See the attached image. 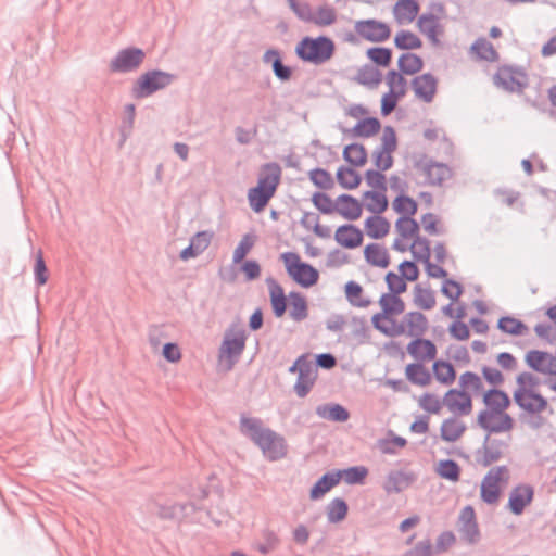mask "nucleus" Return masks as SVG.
Returning a JSON list of instances; mask_svg holds the SVG:
<instances>
[{"label":"nucleus","instance_id":"16","mask_svg":"<svg viewBox=\"0 0 556 556\" xmlns=\"http://www.w3.org/2000/svg\"><path fill=\"white\" fill-rule=\"evenodd\" d=\"M526 364L534 371L556 376V356L540 350H530L525 356Z\"/></svg>","mask_w":556,"mask_h":556},{"label":"nucleus","instance_id":"17","mask_svg":"<svg viewBox=\"0 0 556 556\" xmlns=\"http://www.w3.org/2000/svg\"><path fill=\"white\" fill-rule=\"evenodd\" d=\"M458 532L462 540L476 544L480 540V531L476 520V513L471 506L462 509L458 518Z\"/></svg>","mask_w":556,"mask_h":556},{"label":"nucleus","instance_id":"11","mask_svg":"<svg viewBox=\"0 0 556 556\" xmlns=\"http://www.w3.org/2000/svg\"><path fill=\"white\" fill-rule=\"evenodd\" d=\"M509 480V470L506 466H496L489 470L481 483V498L486 504H495L500 497V482Z\"/></svg>","mask_w":556,"mask_h":556},{"label":"nucleus","instance_id":"36","mask_svg":"<svg viewBox=\"0 0 556 556\" xmlns=\"http://www.w3.org/2000/svg\"><path fill=\"white\" fill-rule=\"evenodd\" d=\"M404 321L408 328L407 334L410 337H421L429 327L427 317L420 312H409L405 315Z\"/></svg>","mask_w":556,"mask_h":556},{"label":"nucleus","instance_id":"38","mask_svg":"<svg viewBox=\"0 0 556 556\" xmlns=\"http://www.w3.org/2000/svg\"><path fill=\"white\" fill-rule=\"evenodd\" d=\"M290 312L289 315L294 321H302L308 316V306L306 299L300 293L292 291L289 294Z\"/></svg>","mask_w":556,"mask_h":556},{"label":"nucleus","instance_id":"54","mask_svg":"<svg viewBox=\"0 0 556 556\" xmlns=\"http://www.w3.org/2000/svg\"><path fill=\"white\" fill-rule=\"evenodd\" d=\"M381 78H382V75L379 72V70H377L376 67H374L371 65H366V66L362 67L356 75V80L361 85H365V86H369V87L378 86L381 81Z\"/></svg>","mask_w":556,"mask_h":556},{"label":"nucleus","instance_id":"31","mask_svg":"<svg viewBox=\"0 0 556 556\" xmlns=\"http://www.w3.org/2000/svg\"><path fill=\"white\" fill-rule=\"evenodd\" d=\"M316 414L318 417L334 421V422H345L350 418L349 410L337 403H327L321 404L316 407Z\"/></svg>","mask_w":556,"mask_h":556},{"label":"nucleus","instance_id":"47","mask_svg":"<svg viewBox=\"0 0 556 556\" xmlns=\"http://www.w3.org/2000/svg\"><path fill=\"white\" fill-rule=\"evenodd\" d=\"M338 184L345 189H355L359 186L362 177L351 167L340 166L337 170Z\"/></svg>","mask_w":556,"mask_h":556},{"label":"nucleus","instance_id":"24","mask_svg":"<svg viewBox=\"0 0 556 556\" xmlns=\"http://www.w3.org/2000/svg\"><path fill=\"white\" fill-rule=\"evenodd\" d=\"M363 212L362 203L351 194H341L337 198V208L334 213L340 214L349 220H356Z\"/></svg>","mask_w":556,"mask_h":556},{"label":"nucleus","instance_id":"60","mask_svg":"<svg viewBox=\"0 0 556 556\" xmlns=\"http://www.w3.org/2000/svg\"><path fill=\"white\" fill-rule=\"evenodd\" d=\"M363 293V288L355 281H349L345 285V295L353 306L367 307L370 304L369 300H357Z\"/></svg>","mask_w":556,"mask_h":556},{"label":"nucleus","instance_id":"48","mask_svg":"<svg viewBox=\"0 0 556 556\" xmlns=\"http://www.w3.org/2000/svg\"><path fill=\"white\" fill-rule=\"evenodd\" d=\"M326 509L328 521L331 523H338L345 519L349 506L344 500L336 497L327 505Z\"/></svg>","mask_w":556,"mask_h":556},{"label":"nucleus","instance_id":"61","mask_svg":"<svg viewBox=\"0 0 556 556\" xmlns=\"http://www.w3.org/2000/svg\"><path fill=\"white\" fill-rule=\"evenodd\" d=\"M386 80L391 92L399 93L403 97L406 94L407 81L402 73L392 70L387 74Z\"/></svg>","mask_w":556,"mask_h":556},{"label":"nucleus","instance_id":"13","mask_svg":"<svg viewBox=\"0 0 556 556\" xmlns=\"http://www.w3.org/2000/svg\"><path fill=\"white\" fill-rule=\"evenodd\" d=\"M148 508L151 513L156 514L159 518L164 520L179 519L197 510V507L192 503L169 504L162 502L160 496L150 501Z\"/></svg>","mask_w":556,"mask_h":556},{"label":"nucleus","instance_id":"2","mask_svg":"<svg viewBox=\"0 0 556 556\" xmlns=\"http://www.w3.org/2000/svg\"><path fill=\"white\" fill-rule=\"evenodd\" d=\"M462 390L451 389L443 399V404L453 413L467 416L472 410V400L468 390L476 394L482 393L484 386L481 378L472 371H466L459 377Z\"/></svg>","mask_w":556,"mask_h":556},{"label":"nucleus","instance_id":"49","mask_svg":"<svg viewBox=\"0 0 556 556\" xmlns=\"http://www.w3.org/2000/svg\"><path fill=\"white\" fill-rule=\"evenodd\" d=\"M381 128L380 121L376 117H366L362 121H359L354 128L352 129V132L356 137H371L376 135Z\"/></svg>","mask_w":556,"mask_h":556},{"label":"nucleus","instance_id":"55","mask_svg":"<svg viewBox=\"0 0 556 556\" xmlns=\"http://www.w3.org/2000/svg\"><path fill=\"white\" fill-rule=\"evenodd\" d=\"M367 58L378 66L387 67L392 61V50L384 47H372L366 52Z\"/></svg>","mask_w":556,"mask_h":556},{"label":"nucleus","instance_id":"14","mask_svg":"<svg viewBox=\"0 0 556 556\" xmlns=\"http://www.w3.org/2000/svg\"><path fill=\"white\" fill-rule=\"evenodd\" d=\"M507 444L504 441L486 434L482 446L475 452V460L482 467H489L504 456Z\"/></svg>","mask_w":556,"mask_h":556},{"label":"nucleus","instance_id":"22","mask_svg":"<svg viewBox=\"0 0 556 556\" xmlns=\"http://www.w3.org/2000/svg\"><path fill=\"white\" fill-rule=\"evenodd\" d=\"M363 232L352 224H345L334 232V240L345 249H355L363 243Z\"/></svg>","mask_w":556,"mask_h":556},{"label":"nucleus","instance_id":"33","mask_svg":"<svg viewBox=\"0 0 556 556\" xmlns=\"http://www.w3.org/2000/svg\"><path fill=\"white\" fill-rule=\"evenodd\" d=\"M418 12L419 4L416 0H399L393 8V14L399 23L413 22Z\"/></svg>","mask_w":556,"mask_h":556},{"label":"nucleus","instance_id":"52","mask_svg":"<svg viewBox=\"0 0 556 556\" xmlns=\"http://www.w3.org/2000/svg\"><path fill=\"white\" fill-rule=\"evenodd\" d=\"M416 261L428 263L431 256L430 241L425 237H417L409 247Z\"/></svg>","mask_w":556,"mask_h":556},{"label":"nucleus","instance_id":"63","mask_svg":"<svg viewBox=\"0 0 556 556\" xmlns=\"http://www.w3.org/2000/svg\"><path fill=\"white\" fill-rule=\"evenodd\" d=\"M34 275H35V281L39 286H43L47 283L49 274H48V267L46 265V262L43 260V254L41 250H38L35 257V265H34Z\"/></svg>","mask_w":556,"mask_h":556},{"label":"nucleus","instance_id":"43","mask_svg":"<svg viewBox=\"0 0 556 556\" xmlns=\"http://www.w3.org/2000/svg\"><path fill=\"white\" fill-rule=\"evenodd\" d=\"M414 303L421 309L429 311L435 306V295L430 288L420 285L414 287Z\"/></svg>","mask_w":556,"mask_h":556},{"label":"nucleus","instance_id":"30","mask_svg":"<svg viewBox=\"0 0 556 556\" xmlns=\"http://www.w3.org/2000/svg\"><path fill=\"white\" fill-rule=\"evenodd\" d=\"M417 26L421 34L428 37L433 45H439L438 36L442 33L439 18L431 14H421L418 18Z\"/></svg>","mask_w":556,"mask_h":556},{"label":"nucleus","instance_id":"27","mask_svg":"<svg viewBox=\"0 0 556 556\" xmlns=\"http://www.w3.org/2000/svg\"><path fill=\"white\" fill-rule=\"evenodd\" d=\"M407 352L416 359L432 361L438 351L431 340L418 337L407 345Z\"/></svg>","mask_w":556,"mask_h":556},{"label":"nucleus","instance_id":"23","mask_svg":"<svg viewBox=\"0 0 556 556\" xmlns=\"http://www.w3.org/2000/svg\"><path fill=\"white\" fill-rule=\"evenodd\" d=\"M371 323L377 330L389 337H397L406 332L404 323H397L395 319L389 318L383 311L375 314Z\"/></svg>","mask_w":556,"mask_h":556},{"label":"nucleus","instance_id":"19","mask_svg":"<svg viewBox=\"0 0 556 556\" xmlns=\"http://www.w3.org/2000/svg\"><path fill=\"white\" fill-rule=\"evenodd\" d=\"M497 414L491 412L490 409L481 410L478 415L477 422L478 425L486 430L489 433H501L505 431H510L514 427V419L508 414H503L500 417L498 422H492Z\"/></svg>","mask_w":556,"mask_h":556},{"label":"nucleus","instance_id":"28","mask_svg":"<svg viewBox=\"0 0 556 556\" xmlns=\"http://www.w3.org/2000/svg\"><path fill=\"white\" fill-rule=\"evenodd\" d=\"M266 283L269 289L273 313L276 317H282L287 311V298L282 287L274 279L267 278Z\"/></svg>","mask_w":556,"mask_h":556},{"label":"nucleus","instance_id":"9","mask_svg":"<svg viewBox=\"0 0 556 556\" xmlns=\"http://www.w3.org/2000/svg\"><path fill=\"white\" fill-rule=\"evenodd\" d=\"M414 168L424 177L425 186H442L451 177V169L446 164L435 162L426 154L414 160Z\"/></svg>","mask_w":556,"mask_h":556},{"label":"nucleus","instance_id":"41","mask_svg":"<svg viewBox=\"0 0 556 556\" xmlns=\"http://www.w3.org/2000/svg\"><path fill=\"white\" fill-rule=\"evenodd\" d=\"M343 159L351 165L359 167L367 162V151L361 143H351L344 148Z\"/></svg>","mask_w":556,"mask_h":556},{"label":"nucleus","instance_id":"25","mask_svg":"<svg viewBox=\"0 0 556 556\" xmlns=\"http://www.w3.org/2000/svg\"><path fill=\"white\" fill-rule=\"evenodd\" d=\"M483 403L491 412L502 417L510 405V399L505 391L494 388L483 393Z\"/></svg>","mask_w":556,"mask_h":556},{"label":"nucleus","instance_id":"3","mask_svg":"<svg viewBox=\"0 0 556 556\" xmlns=\"http://www.w3.org/2000/svg\"><path fill=\"white\" fill-rule=\"evenodd\" d=\"M518 388L514 391L515 403L529 414H540L548 407L547 400L535 389L540 379L531 372L523 371L516 378Z\"/></svg>","mask_w":556,"mask_h":556},{"label":"nucleus","instance_id":"12","mask_svg":"<svg viewBox=\"0 0 556 556\" xmlns=\"http://www.w3.org/2000/svg\"><path fill=\"white\" fill-rule=\"evenodd\" d=\"M146 59V53L142 49L129 47L122 49L111 60L109 68L112 73H129L137 71Z\"/></svg>","mask_w":556,"mask_h":556},{"label":"nucleus","instance_id":"45","mask_svg":"<svg viewBox=\"0 0 556 556\" xmlns=\"http://www.w3.org/2000/svg\"><path fill=\"white\" fill-rule=\"evenodd\" d=\"M497 328L505 333L513 336H523L528 332V327L521 320L505 316L498 319Z\"/></svg>","mask_w":556,"mask_h":556},{"label":"nucleus","instance_id":"6","mask_svg":"<svg viewBox=\"0 0 556 556\" xmlns=\"http://www.w3.org/2000/svg\"><path fill=\"white\" fill-rule=\"evenodd\" d=\"M175 79L176 76L167 72L148 71L137 79L131 88V94L135 99L148 98L154 92L168 87Z\"/></svg>","mask_w":556,"mask_h":556},{"label":"nucleus","instance_id":"18","mask_svg":"<svg viewBox=\"0 0 556 556\" xmlns=\"http://www.w3.org/2000/svg\"><path fill=\"white\" fill-rule=\"evenodd\" d=\"M534 497V489L530 484L521 483L514 486L509 493L507 509L514 515H521Z\"/></svg>","mask_w":556,"mask_h":556},{"label":"nucleus","instance_id":"20","mask_svg":"<svg viewBox=\"0 0 556 556\" xmlns=\"http://www.w3.org/2000/svg\"><path fill=\"white\" fill-rule=\"evenodd\" d=\"M412 87L418 99H421L426 103H430L437 93L438 80L432 74L426 73L416 76L412 80Z\"/></svg>","mask_w":556,"mask_h":556},{"label":"nucleus","instance_id":"37","mask_svg":"<svg viewBox=\"0 0 556 556\" xmlns=\"http://www.w3.org/2000/svg\"><path fill=\"white\" fill-rule=\"evenodd\" d=\"M405 376L413 384L426 387L431 382L430 371L421 363L408 364L405 368Z\"/></svg>","mask_w":556,"mask_h":556},{"label":"nucleus","instance_id":"7","mask_svg":"<svg viewBox=\"0 0 556 556\" xmlns=\"http://www.w3.org/2000/svg\"><path fill=\"white\" fill-rule=\"evenodd\" d=\"M281 258L286 265L287 273L296 283L304 288H309L317 283L319 278L318 270L312 265L301 262L296 253H282Z\"/></svg>","mask_w":556,"mask_h":556},{"label":"nucleus","instance_id":"62","mask_svg":"<svg viewBox=\"0 0 556 556\" xmlns=\"http://www.w3.org/2000/svg\"><path fill=\"white\" fill-rule=\"evenodd\" d=\"M390 433L392 435L391 439H384V440L379 441V448L383 454L394 455V454H396L395 447H400V448L405 447L407 444V441L405 438L396 435L393 432H390Z\"/></svg>","mask_w":556,"mask_h":556},{"label":"nucleus","instance_id":"26","mask_svg":"<svg viewBox=\"0 0 556 556\" xmlns=\"http://www.w3.org/2000/svg\"><path fill=\"white\" fill-rule=\"evenodd\" d=\"M265 64H270L274 75L281 81H287L292 77V68L282 63L281 52L277 49H268L262 58Z\"/></svg>","mask_w":556,"mask_h":556},{"label":"nucleus","instance_id":"5","mask_svg":"<svg viewBox=\"0 0 556 556\" xmlns=\"http://www.w3.org/2000/svg\"><path fill=\"white\" fill-rule=\"evenodd\" d=\"M334 50V42L329 37H304L298 43L295 53L302 61L320 65L333 56Z\"/></svg>","mask_w":556,"mask_h":556},{"label":"nucleus","instance_id":"4","mask_svg":"<svg viewBox=\"0 0 556 556\" xmlns=\"http://www.w3.org/2000/svg\"><path fill=\"white\" fill-rule=\"evenodd\" d=\"M264 170L265 174L260 176L257 186L248 192L250 206L256 213L266 207L280 182L281 168L278 164L268 163L264 166Z\"/></svg>","mask_w":556,"mask_h":556},{"label":"nucleus","instance_id":"34","mask_svg":"<svg viewBox=\"0 0 556 556\" xmlns=\"http://www.w3.org/2000/svg\"><path fill=\"white\" fill-rule=\"evenodd\" d=\"M466 431V425L456 417L443 420L441 425V439L445 442L457 441Z\"/></svg>","mask_w":556,"mask_h":556},{"label":"nucleus","instance_id":"39","mask_svg":"<svg viewBox=\"0 0 556 556\" xmlns=\"http://www.w3.org/2000/svg\"><path fill=\"white\" fill-rule=\"evenodd\" d=\"M399 295L384 293L379 299V305L389 318L405 311V302Z\"/></svg>","mask_w":556,"mask_h":556},{"label":"nucleus","instance_id":"50","mask_svg":"<svg viewBox=\"0 0 556 556\" xmlns=\"http://www.w3.org/2000/svg\"><path fill=\"white\" fill-rule=\"evenodd\" d=\"M471 50L478 55L480 60L494 62L498 59V53L493 47L491 42H489L485 38L477 39L472 46Z\"/></svg>","mask_w":556,"mask_h":556},{"label":"nucleus","instance_id":"59","mask_svg":"<svg viewBox=\"0 0 556 556\" xmlns=\"http://www.w3.org/2000/svg\"><path fill=\"white\" fill-rule=\"evenodd\" d=\"M314 206L323 214L330 215L336 212L337 200L332 199L325 192H315L312 197Z\"/></svg>","mask_w":556,"mask_h":556},{"label":"nucleus","instance_id":"58","mask_svg":"<svg viewBox=\"0 0 556 556\" xmlns=\"http://www.w3.org/2000/svg\"><path fill=\"white\" fill-rule=\"evenodd\" d=\"M393 208L397 213H401V214H404V216L410 217L416 214L418 205H417V202L413 198H410L408 195L401 194L394 199Z\"/></svg>","mask_w":556,"mask_h":556},{"label":"nucleus","instance_id":"42","mask_svg":"<svg viewBox=\"0 0 556 556\" xmlns=\"http://www.w3.org/2000/svg\"><path fill=\"white\" fill-rule=\"evenodd\" d=\"M397 65L402 74L414 75L422 70L424 61L417 54L404 53L400 56Z\"/></svg>","mask_w":556,"mask_h":556},{"label":"nucleus","instance_id":"56","mask_svg":"<svg viewBox=\"0 0 556 556\" xmlns=\"http://www.w3.org/2000/svg\"><path fill=\"white\" fill-rule=\"evenodd\" d=\"M311 181L323 190H330L334 186V180L329 172L323 168H314L308 173Z\"/></svg>","mask_w":556,"mask_h":556},{"label":"nucleus","instance_id":"1","mask_svg":"<svg viewBox=\"0 0 556 556\" xmlns=\"http://www.w3.org/2000/svg\"><path fill=\"white\" fill-rule=\"evenodd\" d=\"M240 431L262 451L264 457L269 462H277L286 457L288 453L286 439L273 429L265 427L262 419L242 415Z\"/></svg>","mask_w":556,"mask_h":556},{"label":"nucleus","instance_id":"64","mask_svg":"<svg viewBox=\"0 0 556 556\" xmlns=\"http://www.w3.org/2000/svg\"><path fill=\"white\" fill-rule=\"evenodd\" d=\"M384 279L390 291L389 294H402L407 290L405 279L393 271H389Z\"/></svg>","mask_w":556,"mask_h":556},{"label":"nucleus","instance_id":"10","mask_svg":"<svg viewBox=\"0 0 556 556\" xmlns=\"http://www.w3.org/2000/svg\"><path fill=\"white\" fill-rule=\"evenodd\" d=\"M493 83L507 92L521 93L528 86V76L520 68L504 65L493 76Z\"/></svg>","mask_w":556,"mask_h":556},{"label":"nucleus","instance_id":"15","mask_svg":"<svg viewBox=\"0 0 556 556\" xmlns=\"http://www.w3.org/2000/svg\"><path fill=\"white\" fill-rule=\"evenodd\" d=\"M355 30L362 38L370 42L386 41L391 35L388 24L377 20L358 21L355 24Z\"/></svg>","mask_w":556,"mask_h":556},{"label":"nucleus","instance_id":"53","mask_svg":"<svg viewBox=\"0 0 556 556\" xmlns=\"http://www.w3.org/2000/svg\"><path fill=\"white\" fill-rule=\"evenodd\" d=\"M341 475V479L348 484H363L368 476V469L365 466H353L343 470H337Z\"/></svg>","mask_w":556,"mask_h":556},{"label":"nucleus","instance_id":"29","mask_svg":"<svg viewBox=\"0 0 556 556\" xmlns=\"http://www.w3.org/2000/svg\"><path fill=\"white\" fill-rule=\"evenodd\" d=\"M341 480V475L337 470L328 471L323 475L309 491V497L313 501L321 498L327 492L336 486Z\"/></svg>","mask_w":556,"mask_h":556},{"label":"nucleus","instance_id":"21","mask_svg":"<svg viewBox=\"0 0 556 556\" xmlns=\"http://www.w3.org/2000/svg\"><path fill=\"white\" fill-rule=\"evenodd\" d=\"M417 480L413 471L392 470L386 477L383 489L388 494L400 493Z\"/></svg>","mask_w":556,"mask_h":556},{"label":"nucleus","instance_id":"35","mask_svg":"<svg viewBox=\"0 0 556 556\" xmlns=\"http://www.w3.org/2000/svg\"><path fill=\"white\" fill-rule=\"evenodd\" d=\"M389 220L379 214L372 215L365 220L367 235L372 239H381L390 231Z\"/></svg>","mask_w":556,"mask_h":556},{"label":"nucleus","instance_id":"46","mask_svg":"<svg viewBox=\"0 0 556 556\" xmlns=\"http://www.w3.org/2000/svg\"><path fill=\"white\" fill-rule=\"evenodd\" d=\"M433 374L438 381L446 386L452 384L456 378L453 365L445 361H435L433 363Z\"/></svg>","mask_w":556,"mask_h":556},{"label":"nucleus","instance_id":"8","mask_svg":"<svg viewBox=\"0 0 556 556\" xmlns=\"http://www.w3.org/2000/svg\"><path fill=\"white\" fill-rule=\"evenodd\" d=\"M247 333L242 328H229L224 334L223 342L219 348V359L224 358L228 363V369L239 361L245 349Z\"/></svg>","mask_w":556,"mask_h":556},{"label":"nucleus","instance_id":"57","mask_svg":"<svg viewBox=\"0 0 556 556\" xmlns=\"http://www.w3.org/2000/svg\"><path fill=\"white\" fill-rule=\"evenodd\" d=\"M437 472L441 478L456 482L460 477V467L453 459H444L439 463Z\"/></svg>","mask_w":556,"mask_h":556},{"label":"nucleus","instance_id":"32","mask_svg":"<svg viewBox=\"0 0 556 556\" xmlns=\"http://www.w3.org/2000/svg\"><path fill=\"white\" fill-rule=\"evenodd\" d=\"M364 256L367 263L372 266L387 268L390 265V255L386 248L378 243H369L364 249Z\"/></svg>","mask_w":556,"mask_h":556},{"label":"nucleus","instance_id":"51","mask_svg":"<svg viewBox=\"0 0 556 556\" xmlns=\"http://www.w3.org/2000/svg\"><path fill=\"white\" fill-rule=\"evenodd\" d=\"M394 45L401 50H414L422 47L421 39L409 30H400L395 38Z\"/></svg>","mask_w":556,"mask_h":556},{"label":"nucleus","instance_id":"40","mask_svg":"<svg viewBox=\"0 0 556 556\" xmlns=\"http://www.w3.org/2000/svg\"><path fill=\"white\" fill-rule=\"evenodd\" d=\"M363 198L367 200L366 210L374 214H381L388 208V199L382 191L369 190L364 193Z\"/></svg>","mask_w":556,"mask_h":556},{"label":"nucleus","instance_id":"44","mask_svg":"<svg viewBox=\"0 0 556 556\" xmlns=\"http://www.w3.org/2000/svg\"><path fill=\"white\" fill-rule=\"evenodd\" d=\"M395 230L402 239H415L419 237L418 223L408 216H401L395 223Z\"/></svg>","mask_w":556,"mask_h":556}]
</instances>
